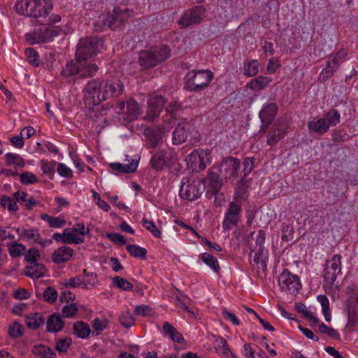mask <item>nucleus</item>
Listing matches in <instances>:
<instances>
[{
	"label": "nucleus",
	"mask_w": 358,
	"mask_h": 358,
	"mask_svg": "<svg viewBox=\"0 0 358 358\" xmlns=\"http://www.w3.org/2000/svg\"><path fill=\"white\" fill-rule=\"evenodd\" d=\"M323 118L325 120L328 127H330L340 122L341 115L337 110L331 109L324 115Z\"/></svg>",
	"instance_id": "45"
},
{
	"label": "nucleus",
	"mask_w": 358,
	"mask_h": 358,
	"mask_svg": "<svg viewBox=\"0 0 358 358\" xmlns=\"http://www.w3.org/2000/svg\"><path fill=\"white\" fill-rule=\"evenodd\" d=\"M26 58L29 63L34 66L38 67L41 64L40 57L37 51L33 48H27L24 51Z\"/></svg>",
	"instance_id": "44"
},
{
	"label": "nucleus",
	"mask_w": 358,
	"mask_h": 358,
	"mask_svg": "<svg viewBox=\"0 0 358 358\" xmlns=\"http://www.w3.org/2000/svg\"><path fill=\"white\" fill-rule=\"evenodd\" d=\"M113 283L115 287L123 291H131L134 287V285L130 282L120 276L114 277L113 278Z\"/></svg>",
	"instance_id": "48"
},
{
	"label": "nucleus",
	"mask_w": 358,
	"mask_h": 358,
	"mask_svg": "<svg viewBox=\"0 0 358 358\" xmlns=\"http://www.w3.org/2000/svg\"><path fill=\"white\" fill-rule=\"evenodd\" d=\"M170 56V50L166 45H158L138 53V63L142 71L157 66Z\"/></svg>",
	"instance_id": "2"
},
{
	"label": "nucleus",
	"mask_w": 358,
	"mask_h": 358,
	"mask_svg": "<svg viewBox=\"0 0 358 358\" xmlns=\"http://www.w3.org/2000/svg\"><path fill=\"white\" fill-rule=\"evenodd\" d=\"M41 219L46 221L50 227L52 228H60L65 224V221L59 217L50 216L48 214H43L41 216Z\"/></svg>",
	"instance_id": "46"
},
{
	"label": "nucleus",
	"mask_w": 358,
	"mask_h": 358,
	"mask_svg": "<svg viewBox=\"0 0 358 358\" xmlns=\"http://www.w3.org/2000/svg\"><path fill=\"white\" fill-rule=\"evenodd\" d=\"M20 182L24 185L34 184L38 182V179L34 173L25 172L20 175Z\"/></svg>",
	"instance_id": "58"
},
{
	"label": "nucleus",
	"mask_w": 358,
	"mask_h": 358,
	"mask_svg": "<svg viewBox=\"0 0 358 358\" xmlns=\"http://www.w3.org/2000/svg\"><path fill=\"white\" fill-rule=\"evenodd\" d=\"M240 167V159L229 157L225 159L221 164L220 169H217L221 173L224 172L225 178L238 176V170Z\"/></svg>",
	"instance_id": "17"
},
{
	"label": "nucleus",
	"mask_w": 358,
	"mask_h": 358,
	"mask_svg": "<svg viewBox=\"0 0 358 358\" xmlns=\"http://www.w3.org/2000/svg\"><path fill=\"white\" fill-rule=\"evenodd\" d=\"M341 258L339 254L334 255L331 259L326 262L324 266H328V268L339 275L341 273L342 269Z\"/></svg>",
	"instance_id": "40"
},
{
	"label": "nucleus",
	"mask_w": 358,
	"mask_h": 358,
	"mask_svg": "<svg viewBox=\"0 0 358 358\" xmlns=\"http://www.w3.org/2000/svg\"><path fill=\"white\" fill-rule=\"evenodd\" d=\"M207 180L208 183V191L206 192V195L208 197L212 196H217L219 194L220 191L223 185V179L213 169H210L208 171V173L205 181Z\"/></svg>",
	"instance_id": "15"
},
{
	"label": "nucleus",
	"mask_w": 358,
	"mask_h": 358,
	"mask_svg": "<svg viewBox=\"0 0 358 358\" xmlns=\"http://www.w3.org/2000/svg\"><path fill=\"white\" fill-rule=\"evenodd\" d=\"M99 67L95 64L82 63L80 62V77H92L97 72Z\"/></svg>",
	"instance_id": "41"
},
{
	"label": "nucleus",
	"mask_w": 358,
	"mask_h": 358,
	"mask_svg": "<svg viewBox=\"0 0 358 358\" xmlns=\"http://www.w3.org/2000/svg\"><path fill=\"white\" fill-rule=\"evenodd\" d=\"M345 294L358 304V288L356 285L348 286L345 289Z\"/></svg>",
	"instance_id": "64"
},
{
	"label": "nucleus",
	"mask_w": 358,
	"mask_h": 358,
	"mask_svg": "<svg viewBox=\"0 0 358 358\" xmlns=\"http://www.w3.org/2000/svg\"><path fill=\"white\" fill-rule=\"evenodd\" d=\"M164 132V128L162 127L146 129L145 134L148 139V147L154 148L162 143Z\"/></svg>",
	"instance_id": "19"
},
{
	"label": "nucleus",
	"mask_w": 358,
	"mask_h": 358,
	"mask_svg": "<svg viewBox=\"0 0 358 358\" xmlns=\"http://www.w3.org/2000/svg\"><path fill=\"white\" fill-rule=\"evenodd\" d=\"M102 83V94L101 98L103 101L115 98L120 96L124 91V85L121 80L116 78H110L101 80Z\"/></svg>",
	"instance_id": "10"
},
{
	"label": "nucleus",
	"mask_w": 358,
	"mask_h": 358,
	"mask_svg": "<svg viewBox=\"0 0 358 358\" xmlns=\"http://www.w3.org/2000/svg\"><path fill=\"white\" fill-rule=\"evenodd\" d=\"M44 322V317L38 313H31L26 315L25 323L29 329H37Z\"/></svg>",
	"instance_id": "29"
},
{
	"label": "nucleus",
	"mask_w": 358,
	"mask_h": 358,
	"mask_svg": "<svg viewBox=\"0 0 358 358\" xmlns=\"http://www.w3.org/2000/svg\"><path fill=\"white\" fill-rule=\"evenodd\" d=\"M5 157L6 158V164L8 166L15 164L19 167H24L25 165L24 159L18 155L7 153Z\"/></svg>",
	"instance_id": "50"
},
{
	"label": "nucleus",
	"mask_w": 358,
	"mask_h": 358,
	"mask_svg": "<svg viewBox=\"0 0 358 358\" xmlns=\"http://www.w3.org/2000/svg\"><path fill=\"white\" fill-rule=\"evenodd\" d=\"M40 164L43 173L46 175L50 180H53L57 162L54 160L48 162L47 160L42 159L41 160Z\"/></svg>",
	"instance_id": "37"
},
{
	"label": "nucleus",
	"mask_w": 358,
	"mask_h": 358,
	"mask_svg": "<svg viewBox=\"0 0 358 358\" xmlns=\"http://www.w3.org/2000/svg\"><path fill=\"white\" fill-rule=\"evenodd\" d=\"M278 110L275 103H270L264 105L259 113V118L264 120L273 121Z\"/></svg>",
	"instance_id": "25"
},
{
	"label": "nucleus",
	"mask_w": 358,
	"mask_h": 358,
	"mask_svg": "<svg viewBox=\"0 0 358 358\" xmlns=\"http://www.w3.org/2000/svg\"><path fill=\"white\" fill-rule=\"evenodd\" d=\"M289 122L286 117L279 118L270 128L267 135L266 143L273 146L282 139L287 133Z\"/></svg>",
	"instance_id": "9"
},
{
	"label": "nucleus",
	"mask_w": 358,
	"mask_h": 358,
	"mask_svg": "<svg viewBox=\"0 0 358 358\" xmlns=\"http://www.w3.org/2000/svg\"><path fill=\"white\" fill-rule=\"evenodd\" d=\"M255 161V157H247L244 159L243 166H244V176L243 178H245L247 175H248L254 169V163ZM243 178L241 179V181L239 182V185L238 187V189L240 191L241 189V182Z\"/></svg>",
	"instance_id": "53"
},
{
	"label": "nucleus",
	"mask_w": 358,
	"mask_h": 358,
	"mask_svg": "<svg viewBox=\"0 0 358 358\" xmlns=\"http://www.w3.org/2000/svg\"><path fill=\"white\" fill-rule=\"evenodd\" d=\"M78 311L77 306L75 303H71L65 306L62 308V315L64 317H71Z\"/></svg>",
	"instance_id": "63"
},
{
	"label": "nucleus",
	"mask_w": 358,
	"mask_h": 358,
	"mask_svg": "<svg viewBox=\"0 0 358 358\" xmlns=\"http://www.w3.org/2000/svg\"><path fill=\"white\" fill-rule=\"evenodd\" d=\"M0 203L3 208H7L9 211H16L18 210L16 201L9 196H3L0 199Z\"/></svg>",
	"instance_id": "52"
},
{
	"label": "nucleus",
	"mask_w": 358,
	"mask_h": 358,
	"mask_svg": "<svg viewBox=\"0 0 358 358\" xmlns=\"http://www.w3.org/2000/svg\"><path fill=\"white\" fill-rule=\"evenodd\" d=\"M166 101V99L162 95H152L148 99V110L147 113V118L149 120H154L155 117H158Z\"/></svg>",
	"instance_id": "14"
},
{
	"label": "nucleus",
	"mask_w": 358,
	"mask_h": 358,
	"mask_svg": "<svg viewBox=\"0 0 358 358\" xmlns=\"http://www.w3.org/2000/svg\"><path fill=\"white\" fill-rule=\"evenodd\" d=\"M17 234L20 236V239L27 241L29 243L34 244L39 242L41 238L38 229L36 228L30 229H15Z\"/></svg>",
	"instance_id": "20"
},
{
	"label": "nucleus",
	"mask_w": 358,
	"mask_h": 358,
	"mask_svg": "<svg viewBox=\"0 0 358 358\" xmlns=\"http://www.w3.org/2000/svg\"><path fill=\"white\" fill-rule=\"evenodd\" d=\"M205 12L206 8L203 6H196L186 10L178 22L180 28L201 23Z\"/></svg>",
	"instance_id": "11"
},
{
	"label": "nucleus",
	"mask_w": 358,
	"mask_h": 358,
	"mask_svg": "<svg viewBox=\"0 0 358 358\" xmlns=\"http://www.w3.org/2000/svg\"><path fill=\"white\" fill-rule=\"evenodd\" d=\"M83 287L89 289L96 285L98 283V276L96 273L87 272L86 269L83 271Z\"/></svg>",
	"instance_id": "38"
},
{
	"label": "nucleus",
	"mask_w": 358,
	"mask_h": 358,
	"mask_svg": "<svg viewBox=\"0 0 358 358\" xmlns=\"http://www.w3.org/2000/svg\"><path fill=\"white\" fill-rule=\"evenodd\" d=\"M102 83L98 79H92L88 81L87 84L83 88L85 96V103L89 106H98L103 101L101 98L102 94Z\"/></svg>",
	"instance_id": "6"
},
{
	"label": "nucleus",
	"mask_w": 358,
	"mask_h": 358,
	"mask_svg": "<svg viewBox=\"0 0 358 358\" xmlns=\"http://www.w3.org/2000/svg\"><path fill=\"white\" fill-rule=\"evenodd\" d=\"M271 81L268 77L258 76L252 79L247 86L252 90H260L266 87Z\"/></svg>",
	"instance_id": "36"
},
{
	"label": "nucleus",
	"mask_w": 358,
	"mask_h": 358,
	"mask_svg": "<svg viewBox=\"0 0 358 358\" xmlns=\"http://www.w3.org/2000/svg\"><path fill=\"white\" fill-rule=\"evenodd\" d=\"M259 63L257 60H251L244 65V75L252 77L256 76L259 72Z\"/></svg>",
	"instance_id": "47"
},
{
	"label": "nucleus",
	"mask_w": 358,
	"mask_h": 358,
	"mask_svg": "<svg viewBox=\"0 0 358 358\" xmlns=\"http://www.w3.org/2000/svg\"><path fill=\"white\" fill-rule=\"evenodd\" d=\"M199 258L203 263L211 268L215 273L220 274V266L216 257L209 253L203 252L199 255Z\"/></svg>",
	"instance_id": "33"
},
{
	"label": "nucleus",
	"mask_w": 358,
	"mask_h": 358,
	"mask_svg": "<svg viewBox=\"0 0 358 358\" xmlns=\"http://www.w3.org/2000/svg\"><path fill=\"white\" fill-rule=\"evenodd\" d=\"M348 51L345 49H341L337 52H333L331 55V60H329L327 63L330 64V65L334 68V69H338L341 63H343L347 57Z\"/></svg>",
	"instance_id": "34"
},
{
	"label": "nucleus",
	"mask_w": 358,
	"mask_h": 358,
	"mask_svg": "<svg viewBox=\"0 0 358 358\" xmlns=\"http://www.w3.org/2000/svg\"><path fill=\"white\" fill-rule=\"evenodd\" d=\"M125 161L127 162V164H122L119 162L110 163L109 165L110 168L121 173H134L138 168L140 157L134 155L133 157H130L129 155H125Z\"/></svg>",
	"instance_id": "16"
},
{
	"label": "nucleus",
	"mask_w": 358,
	"mask_h": 358,
	"mask_svg": "<svg viewBox=\"0 0 358 358\" xmlns=\"http://www.w3.org/2000/svg\"><path fill=\"white\" fill-rule=\"evenodd\" d=\"M106 236L112 242L119 244L124 245L126 243V240L123 235L118 233H107Z\"/></svg>",
	"instance_id": "62"
},
{
	"label": "nucleus",
	"mask_w": 358,
	"mask_h": 358,
	"mask_svg": "<svg viewBox=\"0 0 358 358\" xmlns=\"http://www.w3.org/2000/svg\"><path fill=\"white\" fill-rule=\"evenodd\" d=\"M73 250L68 246H62L55 250L52 254V261L55 264L68 262L73 255Z\"/></svg>",
	"instance_id": "22"
},
{
	"label": "nucleus",
	"mask_w": 358,
	"mask_h": 358,
	"mask_svg": "<svg viewBox=\"0 0 358 358\" xmlns=\"http://www.w3.org/2000/svg\"><path fill=\"white\" fill-rule=\"evenodd\" d=\"M141 222L143 226L148 231H149L154 236H155L156 238L161 237V231L157 228V227L156 226L153 221L149 220L146 218H143Z\"/></svg>",
	"instance_id": "51"
},
{
	"label": "nucleus",
	"mask_w": 358,
	"mask_h": 358,
	"mask_svg": "<svg viewBox=\"0 0 358 358\" xmlns=\"http://www.w3.org/2000/svg\"><path fill=\"white\" fill-rule=\"evenodd\" d=\"M46 325L48 332H58L63 329L64 322L59 314L54 313L48 317Z\"/></svg>",
	"instance_id": "23"
},
{
	"label": "nucleus",
	"mask_w": 358,
	"mask_h": 358,
	"mask_svg": "<svg viewBox=\"0 0 358 358\" xmlns=\"http://www.w3.org/2000/svg\"><path fill=\"white\" fill-rule=\"evenodd\" d=\"M8 250L12 257H19L24 255L26 252V246L16 241L7 243Z\"/></svg>",
	"instance_id": "35"
},
{
	"label": "nucleus",
	"mask_w": 358,
	"mask_h": 358,
	"mask_svg": "<svg viewBox=\"0 0 358 358\" xmlns=\"http://www.w3.org/2000/svg\"><path fill=\"white\" fill-rule=\"evenodd\" d=\"M32 352L42 358H55L56 357V354L51 348L43 345H35Z\"/></svg>",
	"instance_id": "39"
},
{
	"label": "nucleus",
	"mask_w": 358,
	"mask_h": 358,
	"mask_svg": "<svg viewBox=\"0 0 358 358\" xmlns=\"http://www.w3.org/2000/svg\"><path fill=\"white\" fill-rule=\"evenodd\" d=\"M39 257V251L35 248L29 249L27 252L26 254L24 253L25 260L31 264H38L37 260Z\"/></svg>",
	"instance_id": "57"
},
{
	"label": "nucleus",
	"mask_w": 358,
	"mask_h": 358,
	"mask_svg": "<svg viewBox=\"0 0 358 358\" xmlns=\"http://www.w3.org/2000/svg\"><path fill=\"white\" fill-rule=\"evenodd\" d=\"M73 331L75 335L83 339L87 338L91 332L89 324L83 321L75 322L73 327Z\"/></svg>",
	"instance_id": "31"
},
{
	"label": "nucleus",
	"mask_w": 358,
	"mask_h": 358,
	"mask_svg": "<svg viewBox=\"0 0 358 358\" xmlns=\"http://www.w3.org/2000/svg\"><path fill=\"white\" fill-rule=\"evenodd\" d=\"M132 10L115 8L113 13L107 16L106 20L108 26L113 30L120 27L127 19L131 16Z\"/></svg>",
	"instance_id": "12"
},
{
	"label": "nucleus",
	"mask_w": 358,
	"mask_h": 358,
	"mask_svg": "<svg viewBox=\"0 0 358 358\" xmlns=\"http://www.w3.org/2000/svg\"><path fill=\"white\" fill-rule=\"evenodd\" d=\"M52 8V0H21L15 3V9L18 14L33 17L36 23L42 25L25 34L24 38L29 45L51 42L61 34L59 27H50L61 20L59 15H50Z\"/></svg>",
	"instance_id": "1"
},
{
	"label": "nucleus",
	"mask_w": 358,
	"mask_h": 358,
	"mask_svg": "<svg viewBox=\"0 0 358 358\" xmlns=\"http://www.w3.org/2000/svg\"><path fill=\"white\" fill-rule=\"evenodd\" d=\"M58 296L57 290L52 287H48L43 292V297L45 301L53 303L55 302Z\"/></svg>",
	"instance_id": "56"
},
{
	"label": "nucleus",
	"mask_w": 358,
	"mask_h": 358,
	"mask_svg": "<svg viewBox=\"0 0 358 358\" xmlns=\"http://www.w3.org/2000/svg\"><path fill=\"white\" fill-rule=\"evenodd\" d=\"M172 153L168 150H159L154 153L150 159V165L157 171H161L170 166Z\"/></svg>",
	"instance_id": "13"
},
{
	"label": "nucleus",
	"mask_w": 358,
	"mask_h": 358,
	"mask_svg": "<svg viewBox=\"0 0 358 358\" xmlns=\"http://www.w3.org/2000/svg\"><path fill=\"white\" fill-rule=\"evenodd\" d=\"M120 324L125 328H129L134 324V319L129 311L124 312L120 317Z\"/></svg>",
	"instance_id": "55"
},
{
	"label": "nucleus",
	"mask_w": 358,
	"mask_h": 358,
	"mask_svg": "<svg viewBox=\"0 0 358 358\" xmlns=\"http://www.w3.org/2000/svg\"><path fill=\"white\" fill-rule=\"evenodd\" d=\"M317 299L321 304L322 313L326 321L330 322L331 320V315L328 298L325 295L320 294L317 296Z\"/></svg>",
	"instance_id": "43"
},
{
	"label": "nucleus",
	"mask_w": 358,
	"mask_h": 358,
	"mask_svg": "<svg viewBox=\"0 0 358 358\" xmlns=\"http://www.w3.org/2000/svg\"><path fill=\"white\" fill-rule=\"evenodd\" d=\"M195 163L199 164L201 171L204 170L207 165L210 163V152L209 150H198L194 154Z\"/></svg>",
	"instance_id": "24"
},
{
	"label": "nucleus",
	"mask_w": 358,
	"mask_h": 358,
	"mask_svg": "<svg viewBox=\"0 0 358 358\" xmlns=\"http://www.w3.org/2000/svg\"><path fill=\"white\" fill-rule=\"evenodd\" d=\"M57 171L62 177L69 178L73 176V171L66 164L57 162Z\"/></svg>",
	"instance_id": "59"
},
{
	"label": "nucleus",
	"mask_w": 358,
	"mask_h": 358,
	"mask_svg": "<svg viewBox=\"0 0 358 358\" xmlns=\"http://www.w3.org/2000/svg\"><path fill=\"white\" fill-rule=\"evenodd\" d=\"M103 40L97 37L80 38L76 51V57L83 61L96 55L101 51Z\"/></svg>",
	"instance_id": "5"
},
{
	"label": "nucleus",
	"mask_w": 358,
	"mask_h": 358,
	"mask_svg": "<svg viewBox=\"0 0 358 358\" xmlns=\"http://www.w3.org/2000/svg\"><path fill=\"white\" fill-rule=\"evenodd\" d=\"M45 267L42 264H33L25 267V275L32 278H38L44 275Z\"/></svg>",
	"instance_id": "30"
},
{
	"label": "nucleus",
	"mask_w": 358,
	"mask_h": 358,
	"mask_svg": "<svg viewBox=\"0 0 358 358\" xmlns=\"http://www.w3.org/2000/svg\"><path fill=\"white\" fill-rule=\"evenodd\" d=\"M127 252L136 258L146 259L147 250L136 245L129 244L127 245Z\"/></svg>",
	"instance_id": "42"
},
{
	"label": "nucleus",
	"mask_w": 358,
	"mask_h": 358,
	"mask_svg": "<svg viewBox=\"0 0 358 358\" xmlns=\"http://www.w3.org/2000/svg\"><path fill=\"white\" fill-rule=\"evenodd\" d=\"M345 312L348 315V326L355 327L358 324V307L351 300L345 301Z\"/></svg>",
	"instance_id": "21"
},
{
	"label": "nucleus",
	"mask_w": 358,
	"mask_h": 358,
	"mask_svg": "<svg viewBox=\"0 0 358 358\" xmlns=\"http://www.w3.org/2000/svg\"><path fill=\"white\" fill-rule=\"evenodd\" d=\"M72 340L69 337H66L64 338H60L57 341L55 344V349L59 352H64L67 350V349L71 345Z\"/></svg>",
	"instance_id": "54"
},
{
	"label": "nucleus",
	"mask_w": 358,
	"mask_h": 358,
	"mask_svg": "<svg viewBox=\"0 0 358 358\" xmlns=\"http://www.w3.org/2000/svg\"><path fill=\"white\" fill-rule=\"evenodd\" d=\"M140 114V107L138 103L134 99H130L127 102L126 115L128 121H133L136 119Z\"/></svg>",
	"instance_id": "32"
},
{
	"label": "nucleus",
	"mask_w": 358,
	"mask_h": 358,
	"mask_svg": "<svg viewBox=\"0 0 358 358\" xmlns=\"http://www.w3.org/2000/svg\"><path fill=\"white\" fill-rule=\"evenodd\" d=\"M336 71V69H334L330 64L327 63L326 67L320 73V78L322 81H325L331 78Z\"/></svg>",
	"instance_id": "61"
},
{
	"label": "nucleus",
	"mask_w": 358,
	"mask_h": 358,
	"mask_svg": "<svg viewBox=\"0 0 358 358\" xmlns=\"http://www.w3.org/2000/svg\"><path fill=\"white\" fill-rule=\"evenodd\" d=\"M81 61L82 59H78L76 61L71 60L68 62L63 68L62 74L66 78L76 75H78L80 76Z\"/></svg>",
	"instance_id": "27"
},
{
	"label": "nucleus",
	"mask_w": 358,
	"mask_h": 358,
	"mask_svg": "<svg viewBox=\"0 0 358 358\" xmlns=\"http://www.w3.org/2000/svg\"><path fill=\"white\" fill-rule=\"evenodd\" d=\"M278 284L282 291H289L291 294H296L302 287L299 277L287 269H285L279 275Z\"/></svg>",
	"instance_id": "8"
},
{
	"label": "nucleus",
	"mask_w": 358,
	"mask_h": 358,
	"mask_svg": "<svg viewBox=\"0 0 358 358\" xmlns=\"http://www.w3.org/2000/svg\"><path fill=\"white\" fill-rule=\"evenodd\" d=\"M308 127L310 133L318 135H323L327 132L329 129L323 117L318 119L317 121L308 122Z\"/></svg>",
	"instance_id": "26"
},
{
	"label": "nucleus",
	"mask_w": 358,
	"mask_h": 358,
	"mask_svg": "<svg viewBox=\"0 0 358 358\" xmlns=\"http://www.w3.org/2000/svg\"><path fill=\"white\" fill-rule=\"evenodd\" d=\"M23 327L17 322H14L13 325L8 327V334L13 338H17L22 335Z\"/></svg>",
	"instance_id": "60"
},
{
	"label": "nucleus",
	"mask_w": 358,
	"mask_h": 358,
	"mask_svg": "<svg viewBox=\"0 0 358 358\" xmlns=\"http://www.w3.org/2000/svg\"><path fill=\"white\" fill-rule=\"evenodd\" d=\"M242 213L241 204L234 201H230L224 213L222 228L225 231L231 229L237 226Z\"/></svg>",
	"instance_id": "7"
},
{
	"label": "nucleus",
	"mask_w": 358,
	"mask_h": 358,
	"mask_svg": "<svg viewBox=\"0 0 358 358\" xmlns=\"http://www.w3.org/2000/svg\"><path fill=\"white\" fill-rule=\"evenodd\" d=\"M205 188V179L191 181L188 177H184L181 180L179 196L183 199L194 201L201 197Z\"/></svg>",
	"instance_id": "4"
},
{
	"label": "nucleus",
	"mask_w": 358,
	"mask_h": 358,
	"mask_svg": "<svg viewBox=\"0 0 358 358\" xmlns=\"http://www.w3.org/2000/svg\"><path fill=\"white\" fill-rule=\"evenodd\" d=\"M190 127L189 122L187 121L179 122L173 132V143L174 145H180L186 141Z\"/></svg>",
	"instance_id": "18"
},
{
	"label": "nucleus",
	"mask_w": 358,
	"mask_h": 358,
	"mask_svg": "<svg viewBox=\"0 0 358 358\" xmlns=\"http://www.w3.org/2000/svg\"><path fill=\"white\" fill-rule=\"evenodd\" d=\"M163 332L169 336L173 341L180 343L184 341L182 334L178 332L177 329L169 322H164L163 324Z\"/></svg>",
	"instance_id": "28"
},
{
	"label": "nucleus",
	"mask_w": 358,
	"mask_h": 358,
	"mask_svg": "<svg viewBox=\"0 0 358 358\" xmlns=\"http://www.w3.org/2000/svg\"><path fill=\"white\" fill-rule=\"evenodd\" d=\"M338 275V274L328 268V266H324L322 277L324 282H327L329 285L331 286L334 284Z\"/></svg>",
	"instance_id": "49"
},
{
	"label": "nucleus",
	"mask_w": 358,
	"mask_h": 358,
	"mask_svg": "<svg viewBox=\"0 0 358 358\" xmlns=\"http://www.w3.org/2000/svg\"><path fill=\"white\" fill-rule=\"evenodd\" d=\"M213 78L210 70H192L185 76L184 88L189 92H200L207 87Z\"/></svg>",
	"instance_id": "3"
}]
</instances>
